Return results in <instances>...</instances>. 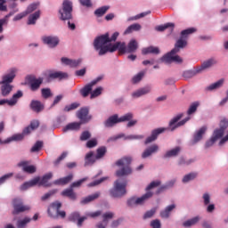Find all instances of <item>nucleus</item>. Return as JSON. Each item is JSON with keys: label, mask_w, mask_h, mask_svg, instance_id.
I'll use <instances>...</instances> for the list:
<instances>
[{"label": "nucleus", "mask_w": 228, "mask_h": 228, "mask_svg": "<svg viewBox=\"0 0 228 228\" xmlns=\"http://www.w3.org/2000/svg\"><path fill=\"white\" fill-rule=\"evenodd\" d=\"M228 128V119L224 118L219 122V127L213 130L211 137L205 142V149H209L217 142L218 147H224L228 143V132L225 134V130Z\"/></svg>", "instance_id": "1"}, {"label": "nucleus", "mask_w": 228, "mask_h": 228, "mask_svg": "<svg viewBox=\"0 0 228 228\" xmlns=\"http://www.w3.org/2000/svg\"><path fill=\"white\" fill-rule=\"evenodd\" d=\"M118 35H120V33L114 32L110 37V33L107 32L94 39V47L99 56H104L107 53H115V51H111V49H113V46H115L117 43L112 44L111 42H116L117 38H118Z\"/></svg>", "instance_id": "2"}, {"label": "nucleus", "mask_w": 228, "mask_h": 228, "mask_svg": "<svg viewBox=\"0 0 228 228\" xmlns=\"http://www.w3.org/2000/svg\"><path fill=\"white\" fill-rule=\"evenodd\" d=\"M17 68H11L7 70L5 74L2 76V80L0 81V90L1 95L3 97H8L10 94H12V90H13V79H15L17 76Z\"/></svg>", "instance_id": "3"}, {"label": "nucleus", "mask_w": 228, "mask_h": 228, "mask_svg": "<svg viewBox=\"0 0 228 228\" xmlns=\"http://www.w3.org/2000/svg\"><path fill=\"white\" fill-rule=\"evenodd\" d=\"M161 183L159 181H154L151 182L147 187H146V193L142 195L141 197H133L130 198L127 200V205L130 206V208H135V206H143L149 199H151V197L154 195V192H152V190L154 188H158Z\"/></svg>", "instance_id": "4"}, {"label": "nucleus", "mask_w": 228, "mask_h": 228, "mask_svg": "<svg viewBox=\"0 0 228 228\" xmlns=\"http://www.w3.org/2000/svg\"><path fill=\"white\" fill-rule=\"evenodd\" d=\"M133 162V157L125 156L115 162L116 167H118V170L116 171L117 177H126L132 174L131 163Z\"/></svg>", "instance_id": "5"}, {"label": "nucleus", "mask_w": 228, "mask_h": 228, "mask_svg": "<svg viewBox=\"0 0 228 228\" xmlns=\"http://www.w3.org/2000/svg\"><path fill=\"white\" fill-rule=\"evenodd\" d=\"M110 50L118 51L119 54L136 53L138 50V41L136 39H131L127 45L124 42H116V45Z\"/></svg>", "instance_id": "6"}, {"label": "nucleus", "mask_w": 228, "mask_h": 228, "mask_svg": "<svg viewBox=\"0 0 228 228\" xmlns=\"http://www.w3.org/2000/svg\"><path fill=\"white\" fill-rule=\"evenodd\" d=\"M58 17L60 20H70L72 19V1L63 0L58 12Z\"/></svg>", "instance_id": "7"}, {"label": "nucleus", "mask_w": 228, "mask_h": 228, "mask_svg": "<svg viewBox=\"0 0 228 228\" xmlns=\"http://www.w3.org/2000/svg\"><path fill=\"white\" fill-rule=\"evenodd\" d=\"M126 186L127 181L124 178H119L114 182V187L110 190V195L114 198H118L126 195Z\"/></svg>", "instance_id": "8"}, {"label": "nucleus", "mask_w": 228, "mask_h": 228, "mask_svg": "<svg viewBox=\"0 0 228 228\" xmlns=\"http://www.w3.org/2000/svg\"><path fill=\"white\" fill-rule=\"evenodd\" d=\"M195 31H197V29L193 28L183 30L181 37L176 41L173 50L180 53L181 49H184V47L188 45V35H191L192 33H195Z\"/></svg>", "instance_id": "9"}, {"label": "nucleus", "mask_w": 228, "mask_h": 228, "mask_svg": "<svg viewBox=\"0 0 228 228\" xmlns=\"http://www.w3.org/2000/svg\"><path fill=\"white\" fill-rule=\"evenodd\" d=\"M133 118V113H126L118 118V115L115 114L110 116L105 122V127H113L116 124H120V122H127Z\"/></svg>", "instance_id": "10"}, {"label": "nucleus", "mask_w": 228, "mask_h": 228, "mask_svg": "<svg viewBox=\"0 0 228 228\" xmlns=\"http://www.w3.org/2000/svg\"><path fill=\"white\" fill-rule=\"evenodd\" d=\"M214 65H216V60L215 59H208L205 61L200 68L192 71H187L184 73V76H189V77H193V76H197V74H200L202 70H207V69H211Z\"/></svg>", "instance_id": "11"}, {"label": "nucleus", "mask_w": 228, "mask_h": 228, "mask_svg": "<svg viewBox=\"0 0 228 228\" xmlns=\"http://www.w3.org/2000/svg\"><path fill=\"white\" fill-rule=\"evenodd\" d=\"M12 215H19L20 213H25V211H29L31 209V207L28 205H24L22 202V199L16 198L12 200Z\"/></svg>", "instance_id": "12"}, {"label": "nucleus", "mask_w": 228, "mask_h": 228, "mask_svg": "<svg viewBox=\"0 0 228 228\" xmlns=\"http://www.w3.org/2000/svg\"><path fill=\"white\" fill-rule=\"evenodd\" d=\"M182 118H183V114H178L170 120L169 122L170 131H175L177 127H181L184 126V124H186V122H188L191 118V117H187L184 119L181 120Z\"/></svg>", "instance_id": "13"}, {"label": "nucleus", "mask_w": 228, "mask_h": 228, "mask_svg": "<svg viewBox=\"0 0 228 228\" xmlns=\"http://www.w3.org/2000/svg\"><path fill=\"white\" fill-rule=\"evenodd\" d=\"M177 53L179 52L172 50L161 58L162 61L164 63H183V59Z\"/></svg>", "instance_id": "14"}, {"label": "nucleus", "mask_w": 228, "mask_h": 228, "mask_svg": "<svg viewBox=\"0 0 228 228\" xmlns=\"http://www.w3.org/2000/svg\"><path fill=\"white\" fill-rule=\"evenodd\" d=\"M41 40L49 49H56V46L60 45V37L58 36H43Z\"/></svg>", "instance_id": "15"}, {"label": "nucleus", "mask_w": 228, "mask_h": 228, "mask_svg": "<svg viewBox=\"0 0 228 228\" xmlns=\"http://www.w3.org/2000/svg\"><path fill=\"white\" fill-rule=\"evenodd\" d=\"M23 94L22 91H18L16 94L12 95L11 99H1L0 100V106H10L11 108L17 105L19 102V99L22 97Z\"/></svg>", "instance_id": "16"}, {"label": "nucleus", "mask_w": 228, "mask_h": 228, "mask_svg": "<svg viewBox=\"0 0 228 228\" xmlns=\"http://www.w3.org/2000/svg\"><path fill=\"white\" fill-rule=\"evenodd\" d=\"M60 208H61V203L56 201L53 203L50 208H48V214L52 218H54L56 215H59V216H61V218H65L66 213L65 211H60Z\"/></svg>", "instance_id": "17"}, {"label": "nucleus", "mask_w": 228, "mask_h": 228, "mask_svg": "<svg viewBox=\"0 0 228 228\" xmlns=\"http://www.w3.org/2000/svg\"><path fill=\"white\" fill-rule=\"evenodd\" d=\"M99 81H102V76L96 77L91 83L87 84L84 88L80 90V94L83 97H88L90 94H92V90L95 85L99 83Z\"/></svg>", "instance_id": "18"}, {"label": "nucleus", "mask_w": 228, "mask_h": 228, "mask_svg": "<svg viewBox=\"0 0 228 228\" xmlns=\"http://www.w3.org/2000/svg\"><path fill=\"white\" fill-rule=\"evenodd\" d=\"M152 92V87L151 86H146L144 87H141L136 89L131 94L132 99H140V97H143V95H148Z\"/></svg>", "instance_id": "19"}, {"label": "nucleus", "mask_w": 228, "mask_h": 228, "mask_svg": "<svg viewBox=\"0 0 228 228\" xmlns=\"http://www.w3.org/2000/svg\"><path fill=\"white\" fill-rule=\"evenodd\" d=\"M159 152V145L154 143L151 146L147 147L141 154L142 159H147V158H151L152 154H157Z\"/></svg>", "instance_id": "20"}, {"label": "nucleus", "mask_w": 228, "mask_h": 228, "mask_svg": "<svg viewBox=\"0 0 228 228\" xmlns=\"http://www.w3.org/2000/svg\"><path fill=\"white\" fill-rule=\"evenodd\" d=\"M102 221L99 222L96 224V228H106L108 227V224L110 220H112V218H115V213L113 212H105L102 215Z\"/></svg>", "instance_id": "21"}, {"label": "nucleus", "mask_w": 228, "mask_h": 228, "mask_svg": "<svg viewBox=\"0 0 228 228\" xmlns=\"http://www.w3.org/2000/svg\"><path fill=\"white\" fill-rule=\"evenodd\" d=\"M166 128H157L151 131V134L148 136L144 141V145H149V143H152V142H156L158 140V136L161 134V133H165Z\"/></svg>", "instance_id": "22"}, {"label": "nucleus", "mask_w": 228, "mask_h": 228, "mask_svg": "<svg viewBox=\"0 0 228 228\" xmlns=\"http://www.w3.org/2000/svg\"><path fill=\"white\" fill-rule=\"evenodd\" d=\"M77 117L81 120L82 124L89 122L92 120V116L88 115V109L84 108L78 110Z\"/></svg>", "instance_id": "23"}, {"label": "nucleus", "mask_w": 228, "mask_h": 228, "mask_svg": "<svg viewBox=\"0 0 228 228\" xmlns=\"http://www.w3.org/2000/svg\"><path fill=\"white\" fill-rule=\"evenodd\" d=\"M206 131H208V126H202L199 130H197L194 133L193 139H192V143H199L200 140L204 137V134H206Z\"/></svg>", "instance_id": "24"}, {"label": "nucleus", "mask_w": 228, "mask_h": 228, "mask_svg": "<svg viewBox=\"0 0 228 228\" xmlns=\"http://www.w3.org/2000/svg\"><path fill=\"white\" fill-rule=\"evenodd\" d=\"M19 167H21L23 172H26L27 174H35V172H37V167L29 165V162L28 161L20 162Z\"/></svg>", "instance_id": "25"}, {"label": "nucleus", "mask_w": 228, "mask_h": 228, "mask_svg": "<svg viewBox=\"0 0 228 228\" xmlns=\"http://www.w3.org/2000/svg\"><path fill=\"white\" fill-rule=\"evenodd\" d=\"M41 14L42 12H40V10L36 11L34 13L29 14L27 20L28 26H35V24H37V20L40 19Z\"/></svg>", "instance_id": "26"}, {"label": "nucleus", "mask_w": 228, "mask_h": 228, "mask_svg": "<svg viewBox=\"0 0 228 228\" xmlns=\"http://www.w3.org/2000/svg\"><path fill=\"white\" fill-rule=\"evenodd\" d=\"M224 79H219L216 82L210 84L208 86L205 90L207 92H215V90H219V88H222L224 86Z\"/></svg>", "instance_id": "27"}, {"label": "nucleus", "mask_w": 228, "mask_h": 228, "mask_svg": "<svg viewBox=\"0 0 228 228\" xmlns=\"http://www.w3.org/2000/svg\"><path fill=\"white\" fill-rule=\"evenodd\" d=\"M48 77L50 79H67V77H69V74L62 71H53L50 72Z\"/></svg>", "instance_id": "28"}, {"label": "nucleus", "mask_w": 228, "mask_h": 228, "mask_svg": "<svg viewBox=\"0 0 228 228\" xmlns=\"http://www.w3.org/2000/svg\"><path fill=\"white\" fill-rule=\"evenodd\" d=\"M44 83V78L38 77V78H33L30 81V90L32 92H37L38 88H40V86Z\"/></svg>", "instance_id": "29"}, {"label": "nucleus", "mask_w": 228, "mask_h": 228, "mask_svg": "<svg viewBox=\"0 0 228 228\" xmlns=\"http://www.w3.org/2000/svg\"><path fill=\"white\" fill-rule=\"evenodd\" d=\"M200 220H202V217H200V216H196L183 222V227H193V225H197V224H199Z\"/></svg>", "instance_id": "30"}, {"label": "nucleus", "mask_w": 228, "mask_h": 228, "mask_svg": "<svg viewBox=\"0 0 228 228\" xmlns=\"http://www.w3.org/2000/svg\"><path fill=\"white\" fill-rule=\"evenodd\" d=\"M199 174L197 172H191L185 175H183V179H182V183H183V184H188V183H191V181H195V179H197Z\"/></svg>", "instance_id": "31"}, {"label": "nucleus", "mask_w": 228, "mask_h": 228, "mask_svg": "<svg viewBox=\"0 0 228 228\" xmlns=\"http://www.w3.org/2000/svg\"><path fill=\"white\" fill-rule=\"evenodd\" d=\"M31 218L25 216L21 219H18L16 222V227L17 228H28V224H31Z\"/></svg>", "instance_id": "32"}, {"label": "nucleus", "mask_w": 228, "mask_h": 228, "mask_svg": "<svg viewBox=\"0 0 228 228\" xmlns=\"http://www.w3.org/2000/svg\"><path fill=\"white\" fill-rule=\"evenodd\" d=\"M82 124H83L82 122L70 123L63 128V131L64 133H67V131H78V129L81 128Z\"/></svg>", "instance_id": "33"}, {"label": "nucleus", "mask_w": 228, "mask_h": 228, "mask_svg": "<svg viewBox=\"0 0 228 228\" xmlns=\"http://www.w3.org/2000/svg\"><path fill=\"white\" fill-rule=\"evenodd\" d=\"M174 209H175V204L166 207V208L160 212L161 218H169L170 214L172 211H174Z\"/></svg>", "instance_id": "34"}, {"label": "nucleus", "mask_w": 228, "mask_h": 228, "mask_svg": "<svg viewBox=\"0 0 228 228\" xmlns=\"http://www.w3.org/2000/svg\"><path fill=\"white\" fill-rule=\"evenodd\" d=\"M17 12H19V9H15L14 11H12L10 13L5 15L4 18L0 19V33H3L4 31L3 27L4 26V24H8V19H10V17H12V15H13L14 13H17Z\"/></svg>", "instance_id": "35"}, {"label": "nucleus", "mask_w": 228, "mask_h": 228, "mask_svg": "<svg viewBox=\"0 0 228 228\" xmlns=\"http://www.w3.org/2000/svg\"><path fill=\"white\" fill-rule=\"evenodd\" d=\"M97 157L94 155V152L90 151L86 155V162L85 167H88L90 165H94L95 161H97Z\"/></svg>", "instance_id": "36"}, {"label": "nucleus", "mask_w": 228, "mask_h": 228, "mask_svg": "<svg viewBox=\"0 0 228 228\" xmlns=\"http://www.w3.org/2000/svg\"><path fill=\"white\" fill-rule=\"evenodd\" d=\"M38 126H40V122L38 120H33L30 123V126L23 130V134H29V133H31V131H35Z\"/></svg>", "instance_id": "37"}, {"label": "nucleus", "mask_w": 228, "mask_h": 228, "mask_svg": "<svg viewBox=\"0 0 228 228\" xmlns=\"http://www.w3.org/2000/svg\"><path fill=\"white\" fill-rule=\"evenodd\" d=\"M31 110L37 113H40L44 110V105L38 101H32L30 103Z\"/></svg>", "instance_id": "38"}, {"label": "nucleus", "mask_w": 228, "mask_h": 228, "mask_svg": "<svg viewBox=\"0 0 228 228\" xmlns=\"http://www.w3.org/2000/svg\"><path fill=\"white\" fill-rule=\"evenodd\" d=\"M74 175H69L68 176L58 179L54 182V184L65 185L69 184L73 179Z\"/></svg>", "instance_id": "39"}, {"label": "nucleus", "mask_w": 228, "mask_h": 228, "mask_svg": "<svg viewBox=\"0 0 228 228\" xmlns=\"http://www.w3.org/2000/svg\"><path fill=\"white\" fill-rule=\"evenodd\" d=\"M140 29H142L141 24H138V23L132 24L125 30L124 35H129L133 33V31H140Z\"/></svg>", "instance_id": "40"}, {"label": "nucleus", "mask_w": 228, "mask_h": 228, "mask_svg": "<svg viewBox=\"0 0 228 228\" xmlns=\"http://www.w3.org/2000/svg\"><path fill=\"white\" fill-rule=\"evenodd\" d=\"M142 54H159V48L149 46L142 50Z\"/></svg>", "instance_id": "41"}, {"label": "nucleus", "mask_w": 228, "mask_h": 228, "mask_svg": "<svg viewBox=\"0 0 228 228\" xmlns=\"http://www.w3.org/2000/svg\"><path fill=\"white\" fill-rule=\"evenodd\" d=\"M24 134H17L12 135V137L7 138L6 140H4V143H12V142H19L20 140H22V138H24Z\"/></svg>", "instance_id": "42"}, {"label": "nucleus", "mask_w": 228, "mask_h": 228, "mask_svg": "<svg viewBox=\"0 0 228 228\" xmlns=\"http://www.w3.org/2000/svg\"><path fill=\"white\" fill-rule=\"evenodd\" d=\"M179 152H181V148L175 147L172 150L167 151L165 153L164 158H174V157L177 156V154H179Z\"/></svg>", "instance_id": "43"}, {"label": "nucleus", "mask_w": 228, "mask_h": 228, "mask_svg": "<svg viewBox=\"0 0 228 228\" xmlns=\"http://www.w3.org/2000/svg\"><path fill=\"white\" fill-rule=\"evenodd\" d=\"M38 6H40V2H37V3H32V4H30L27 7L26 11H24L25 13H26V15H29V13H33V12L38 10Z\"/></svg>", "instance_id": "44"}, {"label": "nucleus", "mask_w": 228, "mask_h": 228, "mask_svg": "<svg viewBox=\"0 0 228 228\" xmlns=\"http://www.w3.org/2000/svg\"><path fill=\"white\" fill-rule=\"evenodd\" d=\"M101 196V192H96L94 194L89 195L86 198H84L81 201L82 204H88V202H92L93 200H95L96 199H99Z\"/></svg>", "instance_id": "45"}, {"label": "nucleus", "mask_w": 228, "mask_h": 228, "mask_svg": "<svg viewBox=\"0 0 228 228\" xmlns=\"http://www.w3.org/2000/svg\"><path fill=\"white\" fill-rule=\"evenodd\" d=\"M53 179V173H48L45 175L43 177H40V184L41 186H49V180Z\"/></svg>", "instance_id": "46"}, {"label": "nucleus", "mask_w": 228, "mask_h": 228, "mask_svg": "<svg viewBox=\"0 0 228 228\" xmlns=\"http://www.w3.org/2000/svg\"><path fill=\"white\" fill-rule=\"evenodd\" d=\"M61 195H63V197H69L72 200H75L76 199V192L74 191V190H72V187H70L69 189L64 190L61 192Z\"/></svg>", "instance_id": "47"}, {"label": "nucleus", "mask_w": 228, "mask_h": 228, "mask_svg": "<svg viewBox=\"0 0 228 228\" xmlns=\"http://www.w3.org/2000/svg\"><path fill=\"white\" fill-rule=\"evenodd\" d=\"M144 76H145V72L143 71H140L139 73L134 75L132 78L133 85H138V83H140V81L143 79Z\"/></svg>", "instance_id": "48"}, {"label": "nucleus", "mask_w": 228, "mask_h": 228, "mask_svg": "<svg viewBox=\"0 0 228 228\" xmlns=\"http://www.w3.org/2000/svg\"><path fill=\"white\" fill-rule=\"evenodd\" d=\"M108 10H110V6H102L98 8L94 12V14L96 15V17H102V15H104L106 12H108Z\"/></svg>", "instance_id": "49"}, {"label": "nucleus", "mask_w": 228, "mask_h": 228, "mask_svg": "<svg viewBox=\"0 0 228 228\" xmlns=\"http://www.w3.org/2000/svg\"><path fill=\"white\" fill-rule=\"evenodd\" d=\"M200 103L198 102H193L190 105L188 110H187V115L190 117L191 115H193L195 111H197V108H199Z\"/></svg>", "instance_id": "50"}, {"label": "nucleus", "mask_w": 228, "mask_h": 228, "mask_svg": "<svg viewBox=\"0 0 228 228\" xmlns=\"http://www.w3.org/2000/svg\"><path fill=\"white\" fill-rule=\"evenodd\" d=\"M175 26V25L174 23L168 22V23H166L164 25H160V26L156 27L155 29L157 31H165V29H168V28H171L172 29H174Z\"/></svg>", "instance_id": "51"}, {"label": "nucleus", "mask_w": 228, "mask_h": 228, "mask_svg": "<svg viewBox=\"0 0 228 228\" xmlns=\"http://www.w3.org/2000/svg\"><path fill=\"white\" fill-rule=\"evenodd\" d=\"M202 200H203L204 206H209V204H211V193L209 192L203 193Z\"/></svg>", "instance_id": "52"}, {"label": "nucleus", "mask_w": 228, "mask_h": 228, "mask_svg": "<svg viewBox=\"0 0 228 228\" xmlns=\"http://www.w3.org/2000/svg\"><path fill=\"white\" fill-rule=\"evenodd\" d=\"M106 154V147L102 146L101 148L97 149V154L96 159H101L102 158H104V155Z\"/></svg>", "instance_id": "53"}, {"label": "nucleus", "mask_w": 228, "mask_h": 228, "mask_svg": "<svg viewBox=\"0 0 228 228\" xmlns=\"http://www.w3.org/2000/svg\"><path fill=\"white\" fill-rule=\"evenodd\" d=\"M102 94V87H97L94 91H91V99H95V97H99Z\"/></svg>", "instance_id": "54"}, {"label": "nucleus", "mask_w": 228, "mask_h": 228, "mask_svg": "<svg viewBox=\"0 0 228 228\" xmlns=\"http://www.w3.org/2000/svg\"><path fill=\"white\" fill-rule=\"evenodd\" d=\"M124 140H143L144 136L142 134H130L123 137Z\"/></svg>", "instance_id": "55"}, {"label": "nucleus", "mask_w": 228, "mask_h": 228, "mask_svg": "<svg viewBox=\"0 0 228 228\" xmlns=\"http://www.w3.org/2000/svg\"><path fill=\"white\" fill-rule=\"evenodd\" d=\"M42 96L44 99H49V97H53V93L51 92V89L49 88H43L41 90Z\"/></svg>", "instance_id": "56"}, {"label": "nucleus", "mask_w": 228, "mask_h": 228, "mask_svg": "<svg viewBox=\"0 0 228 228\" xmlns=\"http://www.w3.org/2000/svg\"><path fill=\"white\" fill-rule=\"evenodd\" d=\"M92 138V134L89 131H85L80 135L81 142H86V140H90Z\"/></svg>", "instance_id": "57"}, {"label": "nucleus", "mask_w": 228, "mask_h": 228, "mask_svg": "<svg viewBox=\"0 0 228 228\" xmlns=\"http://www.w3.org/2000/svg\"><path fill=\"white\" fill-rule=\"evenodd\" d=\"M97 139L96 138H93L89 141H87L86 146L87 147V149H94V147H97Z\"/></svg>", "instance_id": "58"}, {"label": "nucleus", "mask_w": 228, "mask_h": 228, "mask_svg": "<svg viewBox=\"0 0 228 228\" xmlns=\"http://www.w3.org/2000/svg\"><path fill=\"white\" fill-rule=\"evenodd\" d=\"M44 145V142L38 141L37 142L34 146L31 148V152H38L40 149H42V146Z\"/></svg>", "instance_id": "59"}, {"label": "nucleus", "mask_w": 228, "mask_h": 228, "mask_svg": "<svg viewBox=\"0 0 228 228\" xmlns=\"http://www.w3.org/2000/svg\"><path fill=\"white\" fill-rule=\"evenodd\" d=\"M102 215V211L98 210L94 212H89L86 214V216H89V218H99Z\"/></svg>", "instance_id": "60"}, {"label": "nucleus", "mask_w": 228, "mask_h": 228, "mask_svg": "<svg viewBox=\"0 0 228 228\" xmlns=\"http://www.w3.org/2000/svg\"><path fill=\"white\" fill-rule=\"evenodd\" d=\"M124 136H126V134H119L118 135L111 136L107 140V142L111 143V142H117V140H120V138H124Z\"/></svg>", "instance_id": "61"}, {"label": "nucleus", "mask_w": 228, "mask_h": 228, "mask_svg": "<svg viewBox=\"0 0 228 228\" xmlns=\"http://www.w3.org/2000/svg\"><path fill=\"white\" fill-rule=\"evenodd\" d=\"M11 177H13V173H8L2 177H0V184H4L8 179H11Z\"/></svg>", "instance_id": "62"}, {"label": "nucleus", "mask_w": 228, "mask_h": 228, "mask_svg": "<svg viewBox=\"0 0 228 228\" xmlns=\"http://www.w3.org/2000/svg\"><path fill=\"white\" fill-rule=\"evenodd\" d=\"M28 183H30V186H41L40 184V176H37L35 178H33L32 180L28 181Z\"/></svg>", "instance_id": "63"}, {"label": "nucleus", "mask_w": 228, "mask_h": 228, "mask_svg": "<svg viewBox=\"0 0 228 228\" xmlns=\"http://www.w3.org/2000/svg\"><path fill=\"white\" fill-rule=\"evenodd\" d=\"M151 227H152V228H161V222L159 219L152 220L151 222Z\"/></svg>", "instance_id": "64"}]
</instances>
